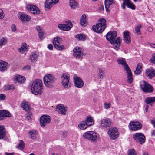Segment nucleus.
Instances as JSON below:
<instances>
[{
    "instance_id": "obj_32",
    "label": "nucleus",
    "mask_w": 155,
    "mask_h": 155,
    "mask_svg": "<svg viewBox=\"0 0 155 155\" xmlns=\"http://www.w3.org/2000/svg\"><path fill=\"white\" fill-rule=\"evenodd\" d=\"M84 121L86 122V124H87L89 126L92 125L94 124L93 120L91 116L90 115L87 116L86 120Z\"/></svg>"
},
{
    "instance_id": "obj_20",
    "label": "nucleus",
    "mask_w": 155,
    "mask_h": 155,
    "mask_svg": "<svg viewBox=\"0 0 155 155\" xmlns=\"http://www.w3.org/2000/svg\"><path fill=\"white\" fill-rule=\"evenodd\" d=\"M74 83L75 87L81 88L84 85V82L81 78H74Z\"/></svg>"
},
{
    "instance_id": "obj_27",
    "label": "nucleus",
    "mask_w": 155,
    "mask_h": 155,
    "mask_svg": "<svg viewBox=\"0 0 155 155\" xmlns=\"http://www.w3.org/2000/svg\"><path fill=\"white\" fill-rule=\"evenodd\" d=\"M6 136V130L2 125L0 126V140L3 139Z\"/></svg>"
},
{
    "instance_id": "obj_37",
    "label": "nucleus",
    "mask_w": 155,
    "mask_h": 155,
    "mask_svg": "<svg viewBox=\"0 0 155 155\" xmlns=\"http://www.w3.org/2000/svg\"><path fill=\"white\" fill-rule=\"evenodd\" d=\"M13 81L15 83L21 84L25 82L26 80V78H14Z\"/></svg>"
},
{
    "instance_id": "obj_29",
    "label": "nucleus",
    "mask_w": 155,
    "mask_h": 155,
    "mask_svg": "<svg viewBox=\"0 0 155 155\" xmlns=\"http://www.w3.org/2000/svg\"><path fill=\"white\" fill-rule=\"evenodd\" d=\"M142 64L139 63L138 64L136 68V70L134 71L135 74L138 75L141 74L142 71Z\"/></svg>"
},
{
    "instance_id": "obj_59",
    "label": "nucleus",
    "mask_w": 155,
    "mask_h": 155,
    "mask_svg": "<svg viewBox=\"0 0 155 155\" xmlns=\"http://www.w3.org/2000/svg\"><path fill=\"white\" fill-rule=\"evenodd\" d=\"M14 78H25L24 77L21 75H20L19 74H16L14 75Z\"/></svg>"
},
{
    "instance_id": "obj_13",
    "label": "nucleus",
    "mask_w": 155,
    "mask_h": 155,
    "mask_svg": "<svg viewBox=\"0 0 155 155\" xmlns=\"http://www.w3.org/2000/svg\"><path fill=\"white\" fill-rule=\"evenodd\" d=\"M73 56L76 58H78L80 59H82L83 58V53L80 47H76L73 49Z\"/></svg>"
},
{
    "instance_id": "obj_4",
    "label": "nucleus",
    "mask_w": 155,
    "mask_h": 155,
    "mask_svg": "<svg viewBox=\"0 0 155 155\" xmlns=\"http://www.w3.org/2000/svg\"><path fill=\"white\" fill-rule=\"evenodd\" d=\"M83 137L84 138L89 140L91 142L95 143L97 142V134L94 131H87L84 134Z\"/></svg>"
},
{
    "instance_id": "obj_11",
    "label": "nucleus",
    "mask_w": 155,
    "mask_h": 155,
    "mask_svg": "<svg viewBox=\"0 0 155 155\" xmlns=\"http://www.w3.org/2000/svg\"><path fill=\"white\" fill-rule=\"evenodd\" d=\"M58 27L61 30L65 31H68L72 28V24L71 21H67L65 24H59Z\"/></svg>"
},
{
    "instance_id": "obj_52",
    "label": "nucleus",
    "mask_w": 155,
    "mask_h": 155,
    "mask_svg": "<svg viewBox=\"0 0 155 155\" xmlns=\"http://www.w3.org/2000/svg\"><path fill=\"white\" fill-rule=\"evenodd\" d=\"M69 74L66 73H63L61 76V78H70Z\"/></svg>"
},
{
    "instance_id": "obj_58",
    "label": "nucleus",
    "mask_w": 155,
    "mask_h": 155,
    "mask_svg": "<svg viewBox=\"0 0 155 155\" xmlns=\"http://www.w3.org/2000/svg\"><path fill=\"white\" fill-rule=\"evenodd\" d=\"M48 48L50 50H52L53 48V46L52 45L49 44L48 46Z\"/></svg>"
},
{
    "instance_id": "obj_24",
    "label": "nucleus",
    "mask_w": 155,
    "mask_h": 155,
    "mask_svg": "<svg viewBox=\"0 0 155 155\" xmlns=\"http://www.w3.org/2000/svg\"><path fill=\"white\" fill-rule=\"evenodd\" d=\"M39 56V53L37 52H34L31 53L30 55L29 60L31 62H34L37 61Z\"/></svg>"
},
{
    "instance_id": "obj_49",
    "label": "nucleus",
    "mask_w": 155,
    "mask_h": 155,
    "mask_svg": "<svg viewBox=\"0 0 155 155\" xmlns=\"http://www.w3.org/2000/svg\"><path fill=\"white\" fill-rule=\"evenodd\" d=\"M151 62L155 64V54L152 55V57L150 59Z\"/></svg>"
},
{
    "instance_id": "obj_8",
    "label": "nucleus",
    "mask_w": 155,
    "mask_h": 155,
    "mask_svg": "<svg viewBox=\"0 0 155 155\" xmlns=\"http://www.w3.org/2000/svg\"><path fill=\"white\" fill-rule=\"evenodd\" d=\"M142 127V124L138 121H132L129 124V127L132 131H136L140 129Z\"/></svg>"
},
{
    "instance_id": "obj_43",
    "label": "nucleus",
    "mask_w": 155,
    "mask_h": 155,
    "mask_svg": "<svg viewBox=\"0 0 155 155\" xmlns=\"http://www.w3.org/2000/svg\"><path fill=\"white\" fill-rule=\"evenodd\" d=\"M145 102L147 104H149L151 106H153V102L152 97H147L145 99Z\"/></svg>"
},
{
    "instance_id": "obj_7",
    "label": "nucleus",
    "mask_w": 155,
    "mask_h": 155,
    "mask_svg": "<svg viewBox=\"0 0 155 155\" xmlns=\"http://www.w3.org/2000/svg\"><path fill=\"white\" fill-rule=\"evenodd\" d=\"M108 134L110 139L112 140H115L119 137L118 130L115 127L109 129L108 131Z\"/></svg>"
},
{
    "instance_id": "obj_63",
    "label": "nucleus",
    "mask_w": 155,
    "mask_h": 155,
    "mask_svg": "<svg viewBox=\"0 0 155 155\" xmlns=\"http://www.w3.org/2000/svg\"><path fill=\"white\" fill-rule=\"evenodd\" d=\"M150 45L151 47L155 48V44L151 43L150 44Z\"/></svg>"
},
{
    "instance_id": "obj_19",
    "label": "nucleus",
    "mask_w": 155,
    "mask_h": 155,
    "mask_svg": "<svg viewBox=\"0 0 155 155\" xmlns=\"http://www.w3.org/2000/svg\"><path fill=\"white\" fill-rule=\"evenodd\" d=\"M66 108L62 104L58 105L56 106V110L61 114L64 115L66 114Z\"/></svg>"
},
{
    "instance_id": "obj_23",
    "label": "nucleus",
    "mask_w": 155,
    "mask_h": 155,
    "mask_svg": "<svg viewBox=\"0 0 155 155\" xmlns=\"http://www.w3.org/2000/svg\"><path fill=\"white\" fill-rule=\"evenodd\" d=\"M8 65V62L2 60H0V71L3 72L7 69Z\"/></svg>"
},
{
    "instance_id": "obj_10",
    "label": "nucleus",
    "mask_w": 155,
    "mask_h": 155,
    "mask_svg": "<svg viewBox=\"0 0 155 155\" xmlns=\"http://www.w3.org/2000/svg\"><path fill=\"white\" fill-rule=\"evenodd\" d=\"M51 121L50 117L47 115H44L41 116L40 119L41 126L44 127L47 124Z\"/></svg>"
},
{
    "instance_id": "obj_53",
    "label": "nucleus",
    "mask_w": 155,
    "mask_h": 155,
    "mask_svg": "<svg viewBox=\"0 0 155 155\" xmlns=\"http://www.w3.org/2000/svg\"><path fill=\"white\" fill-rule=\"evenodd\" d=\"M11 29L12 30L13 32H15L16 31V26L14 25H12L11 26Z\"/></svg>"
},
{
    "instance_id": "obj_9",
    "label": "nucleus",
    "mask_w": 155,
    "mask_h": 155,
    "mask_svg": "<svg viewBox=\"0 0 155 155\" xmlns=\"http://www.w3.org/2000/svg\"><path fill=\"white\" fill-rule=\"evenodd\" d=\"M133 138L136 142H139L140 144L143 143L145 142V137L140 133H135L133 135Z\"/></svg>"
},
{
    "instance_id": "obj_54",
    "label": "nucleus",
    "mask_w": 155,
    "mask_h": 155,
    "mask_svg": "<svg viewBox=\"0 0 155 155\" xmlns=\"http://www.w3.org/2000/svg\"><path fill=\"white\" fill-rule=\"evenodd\" d=\"M6 96L4 94H0V99L2 100H4L5 99Z\"/></svg>"
},
{
    "instance_id": "obj_36",
    "label": "nucleus",
    "mask_w": 155,
    "mask_h": 155,
    "mask_svg": "<svg viewBox=\"0 0 155 155\" xmlns=\"http://www.w3.org/2000/svg\"><path fill=\"white\" fill-rule=\"evenodd\" d=\"M126 2H127V6L128 8L132 10L135 9V5L133 4L130 0H126Z\"/></svg>"
},
{
    "instance_id": "obj_17",
    "label": "nucleus",
    "mask_w": 155,
    "mask_h": 155,
    "mask_svg": "<svg viewBox=\"0 0 155 155\" xmlns=\"http://www.w3.org/2000/svg\"><path fill=\"white\" fill-rule=\"evenodd\" d=\"M100 124L102 127L107 128L110 126L111 122L108 118H104L101 120Z\"/></svg>"
},
{
    "instance_id": "obj_48",
    "label": "nucleus",
    "mask_w": 155,
    "mask_h": 155,
    "mask_svg": "<svg viewBox=\"0 0 155 155\" xmlns=\"http://www.w3.org/2000/svg\"><path fill=\"white\" fill-rule=\"evenodd\" d=\"M111 104H108L107 103H105L104 104V108L107 109L110 107Z\"/></svg>"
},
{
    "instance_id": "obj_57",
    "label": "nucleus",
    "mask_w": 155,
    "mask_h": 155,
    "mask_svg": "<svg viewBox=\"0 0 155 155\" xmlns=\"http://www.w3.org/2000/svg\"><path fill=\"white\" fill-rule=\"evenodd\" d=\"M99 72H100V74L99 75L100 76V77H103V72L101 70H99Z\"/></svg>"
},
{
    "instance_id": "obj_42",
    "label": "nucleus",
    "mask_w": 155,
    "mask_h": 155,
    "mask_svg": "<svg viewBox=\"0 0 155 155\" xmlns=\"http://www.w3.org/2000/svg\"><path fill=\"white\" fill-rule=\"evenodd\" d=\"M37 29L38 33V36L41 39H42L43 36L44 35V33L42 31L40 26L37 27Z\"/></svg>"
},
{
    "instance_id": "obj_55",
    "label": "nucleus",
    "mask_w": 155,
    "mask_h": 155,
    "mask_svg": "<svg viewBox=\"0 0 155 155\" xmlns=\"http://www.w3.org/2000/svg\"><path fill=\"white\" fill-rule=\"evenodd\" d=\"M31 68V67L30 66H29V65H27V66H26L24 67L23 68V70H28V69H30Z\"/></svg>"
},
{
    "instance_id": "obj_21",
    "label": "nucleus",
    "mask_w": 155,
    "mask_h": 155,
    "mask_svg": "<svg viewBox=\"0 0 155 155\" xmlns=\"http://www.w3.org/2000/svg\"><path fill=\"white\" fill-rule=\"evenodd\" d=\"M11 114L8 111L0 110V120H3L5 117H11Z\"/></svg>"
},
{
    "instance_id": "obj_40",
    "label": "nucleus",
    "mask_w": 155,
    "mask_h": 155,
    "mask_svg": "<svg viewBox=\"0 0 155 155\" xmlns=\"http://www.w3.org/2000/svg\"><path fill=\"white\" fill-rule=\"evenodd\" d=\"M75 38L79 40H84L86 39V37L82 34H79L76 35Z\"/></svg>"
},
{
    "instance_id": "obj_44",
    "label": "nucleus",
    "mask_w": 155,
    "mask_h": 155,
    "mask_svg": "<svg viewBox=\"0 0 155 155\" xmlns=\"http://www.w3.org/2000/svg\"><path fill=\"white\" fill-rule=\"evenodd\" d=\"M18 50L19 52L21 53H23L24 52L27 51V48L25 45H23L20 48H18Z\"/></svg>"
},
{
    "instance_id": "obj_5",
    "label": "nucleus",
    "mask_w": 155,
    "mask_h": 155,
    "mask_svg": "<svg viewBox=\"0 0 155 155\" xmlns=\"http://www.w3.org/2000/svg\"><path fill=\"white\" fill-rule=\"evenodd\" d=\"M140 87L146 93H152L153 91V88L152 85L144 81L140 82Z\"/></svg>"
},
{
    "instance_id": "obj_64",
    "label": "nucleus",
    "mask_w": 155,
    "mask_h": 155,
    "mask_svg": "<svg viewBox=\"0 0 155 155\" xmlns=\"http://www.w3.org/2000/svg\"><path fill=\"white\" fill-rule=\"evenodd\" d=\"M153 104L155 103V97H152Z\"/></svg>"
},
{
    "instance_id": "obj_3",
    "label": "nucleus",
    "mask_w": 155,
    "mask_h": 155,
    "mask_svg": "<svg viewBox=\"0 0 155 155\" xmlns=\"http://www.w3.org/2000/svg\"><path fill=\"white\" fill-rule=\"evenodd\" d=\"M99 23L92 26L93 30L97 33H102L105 29L106 27V20L104 18H102L99 20Z\"/></svg>"
},
{
    "instance_id": "obj_25",
    "label": "nucleus",
    "mask_w": 155,
    "mask_h": 155,
    "mask_svg": "<svg viewBox=\"0 0 155 155\" xmlns=\"http://www.w3.org/2000/svg\"><path fill=\"white\" fill-rule=\"evenodd\" d=\"M124 39L123 40L127 43L129 44L130 43L131 39L129 35V32L127 31L124 32L123 33Z\"/></svg>"
},
{
    "instance_id": "obj_39",
    "label": "nucleus",
    "mask_w": 155,
    "mask_h": 155,
    "mask_svg": "<svg viewBox=\"0 0 155 155\" xmlns=\"http://www.w3.org/2000/svg\"><path fill=\"white\" fill-rule=\"evenodd\" d=\"M62 41V39H61L60 37H57L54 38V39L53 41V43L54 45L55 44H60L61 43Z\"/></svg>"
},
{
    "instance_id": "obj_14",
    "label": "nucleus",
    "mask_w": 155,
    "mask_h": 155,
    "mask_svg": "<svg viewBox=\"0 0 155 155\" xmlns=\"http://www.w3.org/2000/svg\"><path fill=\"white\" fill-rule=\"evenodd\" d=\"M18 16L20 20L23 23H26L29 21L31 18L30 16L22 12H19Z\"/></svg>"
},
{
    "instance_id": "obj_16",
    "label": "nucleus",
    "mask_w": 155,
    "mask_h": 155,
    "mask_svg": "<svg viewBox=\"0 0 155 155\" xmlns=\"http://www.w3.org/2000/svg\"><path fill=\"white\" fill-rule=\"evenodd\" d=\"M104 4L106 11L109 12L115 3L113 0H105Z\"/></svg>"
},
{
    "instance_id": "obj_35",
    "label": "nucleus",
    "mask_w": 155,
    "mask_h": 155,
    "mask_svg": "<svg viewBox=\"0 0 155 155\" xmlns=\"http://www.w3.org/2000/svg\"><path fill=\"white\" fill-rule=\"evenodd\" d=\"M15 88V85L13 84L5 85L3 87V89L5 90H14Z\"/></svg>"
},
{
    "instance_id": "obj_12",
    "label": "nucleus",
    "mask_w": 155,
    "mask_h": 155,
    "mask_svg": "<svg viewBox=\"0 0 155 155\" xmlns=\"http://www.w3.org/2000/svg\"><path fill=\"white\" fill-rule=\"evenodd\" d=\"M26 8L32 14H39L40 13V10L38 7L36 5L31 4L26 5Z\"/></svg>"
},
{
    "instance_id": "obj_1",
    "label": "nucleus",
    "mask_w": 155,
    "mask_h": 155,
    "mask_svg": "<svg viewBox=\"0 0 155 155\" xmlns=\"http://www.w3.org/2000/svg\"><path fill=\"white\" fill-rule=\"evenodd\" d=\"M117 35V32L115 31H113L108 32L106 34V38L111 44H113V48L117 50L119 48L121 44V38L118 37L115 39Z\"/></svg>"
},
{
    "instance_id": "obj_62",
    "label": "nucleus",
    "mask_w": 155,
    "mask_h": 155,
    "mask_svg": "<svg viewBox=\"0 0 155 155\" xmlns=\"http://www.w3.org/2000/svg\"><path fill=\"white\" fill-rule=\"evenodd\" d=\"M151 122L154 125V127H155V120H151Z\"/></svg>"
},
{
    "instance_id": "obj_51",
    "label": "nucleus",
    "mask_w": 155,
    "mask_h": 155,
    "mask_svg": "<svg viewBox=\"0 0 155 155\" xmlns=\"http://www.w3.org/2000/svg\"><path fill=\"white\" fill-rule=\"evenodd\" d=\"M3 11L1 9H0V18L2 19L4 17Z\"/></svg>"
},
{
    "instance_id": "obj_56",
    "label": "nucleus",
    "mask_w": 155,
    "mask_h": 155,
    "mask_svg": "<svg viewBox=\"0 0 155 155\" xmlns=\"http://www.w3.org/2000/svg\"><path fill=\"white\" fill-rule=\"evenodd\" d=\"M52 77H54V76L53 75L51 74H48L45 75L44 78H51Z\"/></svg>"
},
{
    "instance_id": "obj_50",
    "label": "nucleus",
    "mask_w": 155,
    "mask_h": 155,
    "mask_svg": "<svg viewBox=\"0 0 155 155\" xmlns=\"http://www.w3.org/2000/svg\"><path fill=\"white\" fill-rule=\"evenodd\" d=\"M123 2L122 5V7L124 10H125L126 8L125 5L127 6V2H126V0H123Z\"/></svg>"
},
{
    "instance_id": "obj_41",
    "label": "nucleus",
    "mask_w": 155,
    "mask_h": 155,
    "mask_svg": "<svg viewBox=\"0 0 155 155\" xmlns=\"http://www.w3.org/2000/svg\"><path fill=\"white\" fill-rule=\"evenodd\" d=\"M7 42V40L6 37H2L0 40V46L2 47L6 44Z\"/></svg>"
},
{
    "instance_id": "obj_60",
    "label": "nucleus",
    "mask_w": 155,
    "mask_h": 155,
    "mask_svg": "<svg viewBox=\"0 0 155 155\" xmlns=\"http://www.w3.org/2000/svg\"><path fill=\"white\" fill-rule=\"evenodd\" d=\"M127 81L130 83H131L133 81V78H128Z\"/></svg>"
},
{
    "instance_id": "obj_34",
    "label": "nucleus",
    "mask_w": 155,
    "mask_h": 155,
    "mask_svg": "<svg viewBox=\"0 0 155 155\" xmlns=\"http://www.w3.org/2000/svg\"><path fill=\"white\" fill-rule=\"evenodd\" d=\"M29 134L30 135V137L32 139L35 140L36 139V135L38 134L37 132L35 130H32L31 131H29Z\"/></svg>"
},
{
    "instance_id": "obj_28",
    "label": "nucleus",
    "mask_w": 155,
    "mask_h": 155,
    "mask_svg": "<svg viewBox=\"0 0 155 155\" xmlns=\"http://www.w3.org/2000/svg\"><path fill=\"white\" fill-rule=\"evenodd\" d=\"M86 17L85 15L83 14L80 19V24L82 27H84L87 25Z\"/></svg>"
},
{
    "instance_id": "obj_18",
    "label": "nucleus",
    "mask_w": 155,
    "mask_h": 155,
    "mask_svg": "<svg viewBox=\"0 0 155 155\" xmlns=\"http://www.w3.org/2000/svg\"><path fill=\"white\" fill-rule=\"evenodd\" d=\"M58 2L59 0H47L45 3V8L50 9L55 4Z\"/></svg>"
},
{
    "instance_id": "obj_33",
    "label": "nucleus",
    "mask_w": 155,
    "mask_h": 155,
    "mask_svg": "<svg viewBox=\"0 0 155 155\" xmlns=\"http://www.w3.org/2000/svg\"><path fill=\"white\" fill-rule=\"evenodd\" d=\"M89 126L86 122L84 121L82 122L78 125V127L81 130H84L86 129Z\"/></svg>"
},
{
    "instance_id": "obj_30",
    "label": "nucleus",
    "mask_w": 155,
    "mask_h": 155,
    "mask_svg": "<svg viewBox=\"0 0 155 155\" xmlns=\"http://www.w3.org/2000/svg\"><path fill=\"white\" fill-rule=\"evenodd\" d=\"M70 5L71 8L73 9L78 7V2L75 0H70Z\"/></svg>"
},
{
    "instance_id": "obj_45",
    "label": "nucleus",
    "mask_w": 155,
    "mask_h": 155,
    "mask_svg": "<svg viewBox=\"0 0 155 155\" xmlns=\"http://www.w3.org/2000/svg\"><path fill=\"white\" fill-rule=\"evenodd\" d=\"M54 47L58 50H62L64 48V46L63 45H61V44H55L54 45Z\"/></svg>"
},
{
    "instance_id": "obj_2",
    "label": "nucleus",
    "mask_w": 155,
    "mask_h": 155,
    "mask_svg": "<svg viewBox=\"0 0 155 155\" xmlns=\"http://www.w3.org/2000/svg\"><path fill=\"white\" fill-rule=\"evenodd\" d=\"M43 89L42 81L37 79L35 80L32 83L31 87V91L35 95L41 94Z\"/></svg>"
},
{
    "instance_id": "obj_46",
    "label": "nucleus",
    "mask_w": 155,
    "mask_h": 155,
    "mask_svg": "<svg viewBox=\"0 0 155 155\" xmlns=\"http://www.w3.org/2000/svg\"><path fill=\"white\" fill-rule=\"evenodd\" d=\"M141 24L139 25L138 26L135 27V30L137 34L138 35L140 34L141 33L140 31V28H141Z\"/></svg>"
},
{
    "instance_id": "obj_61",
    "label": "nucleus",
    "mask_w": 155,
    "mask_h": 155,
    "mask_svg": "<svg viewBox=\"0 0 155 155\" xmlns=\"http://www.w3.org/2000/svg\"><path fill=\"white\" fill-rule=\"evenodd\" d=\"M5 154L6 155H14V153H5Z\"/></svg>"
},
{
    "instance_id": "obj_38",
    "label": "nucleus",
    "mask_w": 155,
    "mask_h": 155,
    "mask_svg": "<svg viewBox=\"0 0 155 155\" xmlns=\"http://www.w3.org/2000/svg\"><path fill=\"white\" fill-rule=\"evenodd\" d=\"M16 147L17 148L21 150L24 149L25 147V143L22 140H20L18 145Z\"/></svg>"
},
{
    "instance_id": "obj_22",
    "label": "nucleus",
    "mask_w": 155,
    "mask_h": 155,
    "mask_svg": "<svg viewBox=\"0 0 155 155\" xmlns=\"http://www.w3.org/2000/svg\"><path fill=\"white\" fill-rule=\"evenodd\" d=\"M69 78H64L61 82L62 85L65 89H69L71 87Z\"/></svg>"
},
{
    "instance_id": "obj_47",
    "label": "nucleus",
    "mask_w": 155,
    "mask_h": 155,
    "mask_svg": "<svg viewBox=\"0 0 155 155\" xmlns=\"http://www.w3.org/2000/svg\"><path fill=\"white\" fill-rule=\"evenodd\" d=\"M128 154L129 155H136L137 154L134 149L129 150L128 151Z\"/></svg>"
},
{
    "instance_id": "obj_26",
    "label": "nucleus",
    "mask_w": 155,
    "mask_h": 155,
    "mask_svg": "<svg viewBox=\"0 0 155 155\" xmlns=\"http://www.w3.org/2000/svg\"><path fill=\"white\" fill-rule=\"evenodd\" d=\"M145 73L148 76L151 78L155 76V70L152 68L147 69Z\"/></svg>"
},
{
    "instance_id": "obj_6",
    "label": "nucleus",
    "mask_w": 155,
    "mask_h": 155,
    "mask_svg": "<svg viewBox=\"0 0 155 155\" xmlns=\"http://www.w3.org/2000/svg\"><path fill=\"white\" fill-rule=\"evenodd\" d=\"M117 61L119 64H121L123 67L124 69L126 71L127 78H131L132 75V73L129 67L126 63L125 59L124 58L119 59L117 60Z\"/></svg>"
},
{
    "instance_id": "obj_31",
    "label": "nucleus",
    "mask_w": 155,
    "mask_h": 155,
    "mask_svg": "<svg viewBox=\"0 0 155 155\" xmlns=\"http://www.w3.org/2000/svg\"><path fill=\"white\" fill-rule=\"evenodd\" d=\"M21 106L23 109L28 112L30 110V109L28 103L24 102L21 103Z\"/></svg>"
},
{
    "instance_id": "obj_15",
    "label": "nucleus",
    "mask_w": 155,
    "mask_h": 155,
    "mask_svg": "<svg viewBox=\"0 0 155 155\" xmlns=\"http://www.w3.org/2000/svg\"><path fill=\"white\" fill-rule=\"evenodd\" d=\"M44 81L45 86L48 87H53L55 81V78H43Z\"/></svg>"
}]
</instances>
